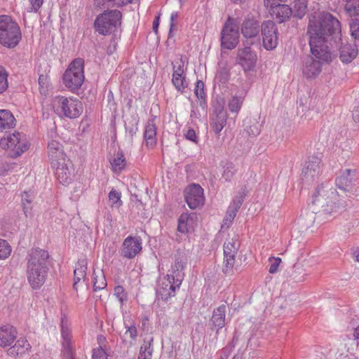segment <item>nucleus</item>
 Masks as SVG:
<instances>
[{"label":"nucleus","instance_id":"obj_10","mask_svg":"<svg viewBox=\"0 0 359 359\" xmlns=\"http://www.w3.org/2000/svg\"><path fill=\"white\" fill-rule=\"evenodd\" d=\"M263 46L267 50L275 49L278 43V27L273 20H264L261 25Z\"/></svg>","mask_w":359,"mask_h":359},{"label":"nucleus","instance_id":"obj_22","mask_svg":"<svg viewBox=\"0 0 359 359\" xmlns=\"http://www.w3.org/2000/svg\"><path fill=\"white\" fill-rule=\"evenodd\" d=\"M271 15L278 23L288 20L292 15V9L286 4L273 3L271 5Z\"/></svg>","mask_w":359,"mask_h":359},{"label":"nucleus","instance_id":"obj_41","mask_svg":"<svg viewBox=\"0 0 359 359\" xmlns=\"http://www.w3.org/2000/svg\"><path fill=\"white\" fill-rule=\"evenodd\" d=\"M138 119L136 117H132L125 123V128L126 132L133 137L138 130Z\"/></svg>","mask_w":359,"mask_h":359},{"label":"nucleus","instance_id":"obj_16","mask_svg":"<svg viewBox=\"0 0 359 359\" xmlns=\"http://www.w3.org/2000/svg\"><path fill=\"white\" fill-rule=\"evenodd\" d=\"M257 60V54L250 46L238 49L237 62L243 67L245 72L254 70Z\"/></svg>","mask_w":359,"mask_h":359},{"label":"nucleus","instance_id":"obj_35","mask_svg":"<svg viewBox=\"0 0 359 359\" xmlns=\"http://www.w3.org/2000/svg\"><path fill=\"white\" fill-rule=\"evenodd\" d=\"M172 83L177 90L181 93H184L188 87V82L186 81L185 74H172Z\"/></svg>","mask_w":359,"mask_h":359},{"label":"nucleus","instance_id":"obj_3","mask_svg":"<svg viewBox=\"0 0 359 359\" xmlns=\"http://www.w3.org/2000/svg\"><path fill=\"white\" fill-rule=\"evenodd\" d=\"M337 194L331 188L328 183L321 184L316 189L312 196V204L320 209L318 212L322 215L332 216L344 209V203L337 202Z\"/></svg>","mask_w":359,"mask_h":359},{"label":"nucleus","instance_id":"obj_47","mask_svg":"<svg viewBox=\"0 0 359 359\" xmlns=\"http://www.w3.org/2000/svg\"><path fill=\"white\" fill-rule=\"evenodd\" d=\"M237 212L232 210L228 208L226 215L223 219V223L222 225V228H224L226 226V228H229L230 224L233 221Z\"/></svg>","mask_w":359,"mask_h":359},{"label":"nucleus","instance_id":"obj_23","mask_svg":"<svg viewBox=\"0 0 359 359\" xmlns=\"http://www.w3.org/2000/svg\"><path fill=\"white\" fill-rule=\"evenodd\" d=\"M54 169L55 170V175L60 184L67 185L71 182L73 169L70 161L65 163L62 165L55 166Z\"/></svg>","mask_w":359,"mask_h":359},{"label":"nucleus","instance_id":"obj_28","mask_svg":"<svg viewBox=\"0 0 359 359\" xmlns=\"http://www.w3.org/2000/svg\"><path fill=\"white\" fill-rule=\"evenodd\" d=\"M71 323L67 316H63L60 320L61 335L62 338V346H67L71 344L72 332L70 329Z\"/></svg>","mask_w":359,"mask_h":359},{"label":"nucleus","instance_id":"obj_40","mask_svg":"<svg viewBox=\"0 0 359 359\" xmlns=\"http://www.w3.org/2000/svg\"><path fill=\"white\" fill-rule=\"evenodd\" d=\"M121 192L116 191L112 189L109 193V200L111 202V207H115L118 208L123 204L122 201L121 200Z\"/></svg>","mask_w":359,"mask_h":359},{"label":"nucleus","instance_id":"obj_11","mask_svg":"<svg viewBox=\"0 0 359 359\" xmlns=\"http://www.w3.org/2000/svg\"><path fill=\"white\" fill-rule=\"evenodd\" d=\"M240 248V243L236 239L231 238L224 243V262L222 272L226 276H231L233 273L235 257Z\"/></svg>","mask_w":359,"mask_h":359},{"label":"nucleus","instance_id":"obj_4","mask_svg":"<svg viewBox=\"0 0 359 359\" xmlns=\"http://www.w3.org/2000/svg\"><path fill=\"white\" fill-rule=\"evenodd\" d=\"M19 25L11 16L0 15V44L8 49L15 48L22 40Z\"/></svg>","mask_w":359,"mask_h":359},{"label":"nucleus","instance_id":"obj_5","mask_svg":"<svg viewBox=\"0 0 359 359\" xmlns=\"http://www.w3.org/2000/svg\"><path fill=\"white\" fill-rule=\"evenodd\" d=\"M122 13L118 10H105L98 15L94 28L100 34L106 36L115 33L121 25Z\"/></svg>","mask_w":359,"mask_h":359},{"label":"nucleus","instance_id":"obj_58","mask_svg":"<svg viewBox=\"0 0 359 359\" xmlns=\"http://www.w3.org/2000/svg\"><path fill=\"white\" fill-rule=\"evenodd\" d=\"M177 18H178L177 12H172L171 13L170 20V30H169V34H168L169 37L172 36V32L176 29L175 20H177Z\"/></svg>","mask_w":359,"mask_h":359},{"label":"nucleus","instance_id":"obj_61","mask_svg":"<svg viewBox=\"0 0 359 359\" xmlns=\"http://www.w3.org/2000/svg\"><path fill=\"white\" fill-rule=\"evenodd\" d=\"M7 353L8 355L15 357L19 354L23 353V351L18 348V347L14 344L13 346H10V348L7 351Z\"/></svg>","mask_w":359,"mask_h":359},{"label":"nucleus","instance_id":"obj_50","mask_svg":"<svg viewBox=\"0 0 359 359\" xmlns=\"http://www.w3.org/2000/svg\"><path fill=\"white\" fill-rule=\"evenodd\" d=\"M248 136L250 137H256L260 133V125L258 123H255L252 125H250L245 130Z\"/></svg>","mask_w":359,"mask_h":359},{"label":"nucleus","instance_id":"obj_60","mask_svg":"<svg viewBox=\"0 0 359 359\" xmlns=\"http://www.w3.org/2000/svg\"><path fill=\"white\" fill-rule=\"evenodd\" d=\"M185 137L187 140L194 143H197V136L194 129H189L185 134Z\"/></svg>","mask_w":359,"mask_h":359},{"label":"nucleus","instance_id":"obj_8","mask_svg":"<svg viewBox=\"0 0 359 359\" xmlns=\"http://www.w3.org/2000/svg\"><path fill=\"white\" fill-rule=\"evenodd\" d=\"M238 22L236 18L229 16L221 31V47L227 50L234 49L239 42Z\"/></svg>","mask_w":359,"mask_h":359},{"label":"nucleus","instance_id":"obj_43","mask_svg":"<svg viewBox=\"0 0 359 359\" xmlns=\"http://www.w3.org/2000/svg\"><path fill=\"white\" fill-rule=\"evenodd\" d=\"M7 78L8 73L4 67L0 66V94L4 93L8 87Z\"/></svg>","mask_w":359,"mask_h":359},{"label":"nucleus","instance_id":"obj_31","mask_svg":"<svg viewBox=\"0 0 359 359\" xmlns=\"http://www.w3.org/2000/svg\"><path fill=\"white\" fill-rule=\"evenodd\" d=\"M110 163L113 168V170L115 172H121L126 165V161L124 156V154L121 149L116 152V156L110 160Z\"/></svg>","mask_w":359,"mask_h":359},{"label":"nucleus","instance_id":"obj_64","mask_svg":"<svg viewBox=\"0 0 359 359\" xmlns=\"http://www.w3.org/2000/svg\"><path fill=\"white\" fill-rule=\"evenodd\" d=\"M353 118L355 122H359V103L353 111Z\"/></svg>","mask_w":359,"mask_h":359},{"label":"nucleus","instance_id":"obj_7","mask_svg":"<svg viewBox=\"0 0 359 359\" xmlns=\"http://www.w3.org/2000/svg\"><path fill=\"white\" fill-rule=\"evenodd\" d=\"M84 60L82 58L74 59L65 72L62 80L65 86L72 91L78 90L84 81Z\"/></svg>","mask_w":359,"mask_h":359},{"label":"nucleus","instance_id":"obj_14","mask_svg":"<svg viewBox=\"0 0 359 359\" xmlns=\"http://www.w3.org/2000/svg\"><path fill=\"white\" fill-rule=\"evenodd\" d=\"M340 40L336 46H332V57L334 56V49L339 50V59L343 63H350L358 55V50L355 44L344 43L341 38V29L339 33Z\"/></svg>","mask_w":359,"mask_h":359},{"label":"nucleus","instance_id":"obj_34","mask_svg":"<svg viewBox=\"0 0 359 359\" xmlns=\"http://www.w3.org/2000/svg\"><path fill=\"white\" fill-rule=\"evenodd\" d=\"M153 337H149V339L145 338L144 339V343L140 348L138 359H151L153 352V348L151 347Z\"/></svg>","mask_w":359,"mask_h":359},{"label":"nucleus","instance_id":"obj_33","mask_svg":"<svg viewBox=\"0 0 359 359\" xmlns=\"http://www.w3.org/2000/svg\"><path fill=\"white\" fill-rule=\"evenodd\" d=\"M307 11V0H294L292 15L294 18L302 19Z\"/></svg>","mask_w":359,"mask_h":359},{"label":"nucleus","instance_id":"obj_20","mask_svg":"<svg viewBox=\"0 0 359 359\" xmlns=\"http://www.w3.org/2000/svg\"><path fill=\"white\" fill-rule=\"evenodd\" d=\"M355 175V170L346 169L342 170L336 178L335 184L339 189L344 191H351L356 180Z\"/></svg>","mask_w":359,"mask_h":359},{"label":"nucleus","instance_id":"obj_19","mask_svg":"<svg viewBox=\"0 0 359 359\" xmlns=\"http://www.w3.org/2000/svg\"><path fill=\"white\" fill-rule=\"evenodd\" d=\"M261 25L257 18L252 15H248L243 20L241 32L246 39H253L259 36Z\"/></svg>","mask_w":359,"mask_h":359},{"label":"nucleus","instance_id":"obj_56","mask_svg":"<svg viewBox=\"0 0 359 359\" xmlns=\"http://www.w3.org/2000/svg\"><path fill=\"white\" fill-rule=\"evenodd\" d=\"M213 110L215 116L220 115V114L221 115L222 114H227L226 111L224 110L223 101H217L213 104Z\"/></svg>","mask_w":359,"mask_h":359},{"label":"nucleus","instance_id":"obj_46","mask_svg":"<svg viewBox=\"0 0 359 359\" xmlns=\"http://www.w3.org/2000/svg\"><path fill=\"white\" fill-rule=\"evenodd\" d=\"M350 29L352 36L359 43V19H351L350 22Z\"/></svg>","mask_w":359,"mask_h":359},{"label":"nucleus","instance_id":"obj_6","mask_svg":"<svg viewBox=\"0 0 359 359\" xmlns=\"http://www.w3.org/2000/svg\"><path fill=\"white\" fill-rule=\"evenodd\" d=\"M55 112L60 117L70 119L79 117L83 112V105L76 98L57 96L54 100Z\"/></svg>","mask_w":359,"mask_h":359},{"label":"nucleus","instance_id":"obj_39","mask_svg":"<svg viewBox=\"0 0 359 359\" xmlns=\"http://www.w3.org/2000/svg\"><path fill=\"white\" fill-rule=\"evenodd\" d=\"M344 10L351 18L359 16V0H353L352 2L346 4Z\"/></svg>","mask_w":359,"mask_h":359},{"label":"nucleus","instance_id":"obj_21","mask_svg":"<svg viewBox=\"0 0 359 359\" xmlns=\"http://www.w3.org/2000/svg\"><path fill=\"white\" fill-rule=\"evenodd\" d=\"M187 264V259L184 256H178L175 257V263L172 265L171 269L168 271V276L175 280L177 285H181L184 277V267Z\"/></svg>","mask_w":359,"mask_h":359},{"label":"nucleus","instance_id":"obj_51","mask_svg":"<svg viewBox=\"0 0 359 359\" xmlns=\"http://www.w3.org/2000/svg\"><path fill=\"white\" fill-rule=\"evenodd\" d=\"M95 1L96 5L100 8L114 6L115 5L120 6L123 4V2H116V0H95Z\"/></svg>","mask_w":359,"mask_h":359},{"label":"nucleus","instance_id":"obj_42","mask_svg":"<svg viewBox=\"0 0 359 359\" xmlns=\"http://www.w3.org/2000/svg\"><path fill=\"white\" fill-rule=\"evenodd\" d=\"M245 197V191L239 193V196L235 197L232 202L231 203L230 205L229 206V208L234 210L236 212H238V210L240 209L241 205L243 204L244 201V198Z\"/></svg>","mask_w":359,"mask_h":359},{"label":"nucleus","instance_id":"obj_59","mask_svg":"<svg viewBox=\"0 0 359 359\" xmlns=\"http://www.w3.org/2000/svg\"><path fill=\"white\" fill-rule=\"evenodd\" d=\"M31 4L30 9H28V12H37L42 6L43 0H29Z\"/></svg>","mask_w":359,"mask_h":359},{"label":"nucleus","instance_id":"obj_12","mask_svg":"<svg viewBox=\"0 0 359 359\" xmlns=\"http://www.w3.org/2000/svg\"><path fill=\"white\" fill-rule=\"evenodd\" d=\"M185 201L188 206L195 210L204 205L205 197L203 189L198 184H192L184 190Z\"/></svg>","mask_w":359,"mask_h":359},{"label":"nucleus","instance_id":"obj_27","mask_svg":"<svg viewBox=\"0 0 359 359\" xmlns=\"http://www.w3.org/2000/svg\"><path fill=\"white\" fill-rule=\"evenodd\" d=\"M87 261L86 259H80L78 260L76 264L75 269L74 271V283L73 284V287L74 290H77V284L81 280H85L86 277V271H87Z\"/></svg>","mask_w":359,"mask_h":359},{"label":"nucleus","instance_id":"obj_15","mask_svg":"<svg viewBox=\"0 0 359 359\" xmlns=\"http://www.w3.org/2000/svg\"><path fill=\"white\" fill-rule=\"evenodd\" d=\"M142 249V239L140 237L129 236L122 243L121 255L129 259H133L141 252Z\"/></svg>","mask_w":359,"mask_h":359},{"label":"nucleus","instance_id":"obj_49","mask_svg":"<svg viewBox=\"0 0 359 359\" xmlns=\"http://www.w3.org/2000/svg\"><path fill=\"white\" fill-rule=\"evenodd\" d=\"M195 95L201 100H205V93L204 90V83L201 80H198L195 84Z\"/></svg>","mask_w":359,"mask_h":359},{"label":"nucleus","instance_id":"obj_26","mask_svg":"<svg viewBox=\"0 0 359 359\" xmlns=\"http://www.w3.org/2000/svg\"><path fill=\"white\" fill-rule=\"evenodd\" d=\"M16 120L8 109H0V131L15 128Z\"/></svg>","mask_w":359,"mask_h":359},{"label":"nucleus","instance_id":"obj_52","mask_svg":"<svg viewBox=\"0 0 359 359\" xmlns=\"http://www.w3.org/2000/svg\"><path fill=\"white\" fill-rule=\"evenodd\" d=\"M62 359H74V354L71 344H68L67 346H62Z\"/></svg>","mask_w":359,"mask_h":359},{"label":"nucleus","instance_id":"obj_17","mask_svg":"<svg viewBox=\"0 0 359 359\" xmlns=\"http://www.w3.org/2000/svg\"><path fill=\"white\" fill-rule=\"evenodd\" d=\"M180 285H177L175 280L167 275L157 285V296L162 300L167 301L170 297L175 296L176 289H179Z\"/></svg>","mask_w":359,"mask_h":359},{"label":"nucleus","instance_id":"obj_62","mask_svg":"<svg viewBox=\"0 0 359 359\" xmlns=\"http://www.w3.org/2000/svg\"><path fill=\"white\" fill-rule=\"evenodd\" d=\"M22 210L26 217H28L31 215L32 207L28 203L22 202Z\"/></svg>","mask_w":359,"mask_h":359},{"label":"nucleus","instance_id":"obj_44","mask_svg":"<svg viewBox=\"0 0 359 359\" xmlns=\"http://www.w3.org/2000/svg\"><path fill=\"white\" fill-rule=\"evenodd\" d=\"M189 219V215L187 214H182L178 219L177 231L182 233H186L188 232V224L187 222Z\"/></svg>","mask_w":359,"mask_h":359},{"label":"nucleus","instance_id":"obj_54","mask_svg":"<svg viewBox=\"0 0 359 359\" xmlns=\"http://www.w3.org/2000/svg\"><path fill=\"white\" fill-rule=\"evenodd\" d=\"M93 359H107V354L104 348H94Z\"/></svg>","mask_w":359,"mask_h":359},{"label":"nucleus","instance_id":"obj_1","mask_svg":"<svg viewBox=\"0 0 359 359\" xmlns=\"http://www.w3.org/2000/svg\"><path fill=\"white\" fill-rule=\"evenodd\" d=\"M340 22L330 13L311 15L306 30L309 44L313 57H307L303 66V74L308 79L319 75L322 64L332 60V46L340 40Z\"/></svg>","mask_w":359,"mask_h":359},{"label":"nucleus","instance_id":"obj_29","mask_svg":"<svg viewBox=\"0 0 359 359\" xmlns=\"http://www.w3.org/2000/svg\"><path fill=\"white\" fill-rule=\"evenodd\" d=\"M230 78V68L226 61H219L215 79L222 84L226 83Z\"/></svg>","mask_w":359,"mask_h":359},{"label":"nucleus","instance_id":"obj_55","mask_svg":"<svg viewBox=\"0 0 359 359\" xmlns=\"http://www.w3.org/2000/svg\"><path fill=\"white\" fill-rule=\"evenodd\" d=\"M15 345L19 348L20 351L25 353V350H29L31 348L30 344L28 343L27 340L25 338H20L15 344Z\"/></svg>","mask_w":359,"mask_h":359},{"label":"nucleus","instance_id":"obj_32","mask_svg":"<svg viewBox=\"0 0 359 359\" xmlns=\"http://www.w3.org/2000/svg\"><path fill=\"white\" fill-rule=\"evenodd\" d=\"M245 95L246 92H243L240 95H236L229 100L228 108L231 112L238 113L243 105Z\"/></svg>","mask_w":359,"mask_h":359},{"label":"nucleus","instance_id":"obj_30","mask_svg":"<svg viewBox=\"0 0 359 359\" xmlns=\"http://www.w3.org/2000/svg\"><path fill=\"white\" fill-rule=\"evenodd\" d=\"M227 114H222V115L215 116L210 123V126L212 131L217 135H219L220 132L226 124Z\"/></svg>","mask_w":359,"mask_h":359},{"label":"nucleus","instance_id":"obj_9","mask_svg":"<svg viewBox=\"0 0 359 359\" xmlns=\"http://www.w3.org/2000/svg\"><path fill=\"white\" fill-rule=\"evenodd\" d=\"M23 135L18 131L6 134L0 140V147L5 150H10V156L15 158L21 156L29 149V144L22 140Z\"/></svg>","mask_w":359,"mask_h":359},{"label":"nucleus","instance_id":"obj_63","mask_svg":"<svg viewBox=\"0 0 359 359\" xmlns=\"http://www.w3.org/2000/svg\"><path fill=\"white\" fill-rule=\"evenodd\" d=\"M97 341L99 344L98 348H104L107 343L106 337L102 334H99L97 337Z\"/></svg>","mask_w":359,"mask_h":359},{"label":"nucleus","instance_id":"obj_13","mask_svg":"<svg viewBox=\"0 0 359 359\" xmlns=\"http://www.w3.org/2000/svg\"><path fill=\"white\" fill-rule=\"evenodd\" d=\"M48 154L52 168H55L57 165H62L65 163L70 161L67 158L62 145L55 140L48 142Z\"/></svg>","mask_w":359,"mask_h":359},{"label":"nucleus","instance_id":"obj_36","mask_svg":"<svg viewBox=\"0 0 359 359\" xmlns=\"http://www.w3.org/2000/svg\"><path fill=\"white\" fill-rule=\"evenodd\" d=\"M222 168V178H224L226 182H231L236 172L235 165L231 161H227L223 162Z\"/></svg>","mask_w":359,"mask_h":359},{"label":"nucleus","instance_id":"obj_45","mask_svg":"<svg viewBox=\"0 0 359 359\" xmlns=\"http://www.w3.org/2000/svg\"><path fill=\"white\" fill-rule=\"evenodd\" d=\"M11 252V248L8 243L0 238V259H6Z\"/></svg>","mask_w":359,"mask_h":359},{"label":"nucleus","instance_id":"obj_18","mask_svg":"<svg viewBox=\"0 0 359 359\" xmlns=\"http://www.w3.org/2000/svg\"><path fill=\"white\" fill-rule=\"evenodd\" d=\"M321 160L317 156L309 157V160L305 163L302 170V180L311 182L318 178L320 172Z\"/></svg>","mask_w":359,"mask_h":359},{"label":"nucleus","instance_id":"obj_53","mask_svg":"<svg viewBox=\"0 0 359 359\" xmlns=\"http://www.w3.org/2000/svg\"><path fill=\"white\" fill-rule=\"evenodd\" d=\"M269 260L271 263L269 272L270 273H275L278 271V267L281 262V259L279 257H270Z\"/></svg>","mask_w":359,"mask_h":359},{"label":"nucleus","instance_id":"obj_38","mask_svg":"<svg viewBox=\"0 0 359 359\" xmlns=\"http://www.w3.org/2000/svg\"><path fill=\"white\" fill-rule=\"evenodd\" d=\"M93 290L94 291L100 290L104 289L107 287V281L105 279L104 274L103 271H100L98 274H97L95 271L93 273Z\"/></svg>","mask_w":359,"mask_h":359},{"label":"nucleus","instance_id":"obj_48","mask_svg":"<svg viewBox=\"0 0 359 359\" xmlns=\"http://www.w3.org/2000/svg\"><path fill=\"white\" fill-rule=\"evenodd\" d=\"M114 295L118 298L121 304L128 299L127 293L123 287L121 285H117L114 287Z\"/></svg>","mask_w":359,"mask_h":359},{"label":"nucleus","instance_id":"obj_24","mask_svg":"<svg viewBox=\"0 0 359 359\" xmlns=\"http://www.w3.org/2000/svg\"><path fill=\"white\" fill-rule=\"evenodd\" d=\"M17 337L16 329L11 325L0 327V346L6 348L11 346Z\"/></svg>","mask_w":359,"mask_h":359},{"label":"nucleus","instance_id":"obj_2","mask_svg":"<svg viewBox=\"0 0 359 359\" xmlns=\"http://www.w3.org/2000/svg\"><path fill=\"white\" fill-rule=\"evenodd\" d=\"M50 255L39 248H32L27 255V278L33 290H39L44 284L48 271Z\"/></svg>","mask_w":359,"mask_h":359},{"label":"nucleus","instance_id":"obj_25","mask_svg":"<svg viewBox=\"0 0 359 359\" xmlns=\"http://www.w3.org/2000/svg\"><path fill=\"white\" fill-rule=\"evenodd\" d=\"M144 138L147 147L152 148L156 144V126L154 118L149 119L145 126Z\"/></svg>","mask_w":359,"mask_h":359},{"label":"nucleus","instance_id":"obj_37","mask_svg":"<svg viewBox=\"0 0 359 359\" xmlns=\"http://www.w3.org/2000/svg\"><path fill=\"white\" fill-rule=\"evenodd\" d=\"M225 316H212L208 323V326L212 330H216L217 334L219 330L225 325Z\"/></svg>","mask_w":359,"mask_h":359},{"label":"nucleus","instance_id":"obj_57","mask_svg":"<svg viewBox=\"0 0 359 359\" xmlns=\"http://www.w3.org/2000/svg\"><path fill=\"white\" fill-rule=\"evenodd\" d=\"M126 320H124V323H125V325H126V327L127 328V330H126V334H129L130 337L133 339H135L136 337H137V329H136V327L134 323H132L130 324V325H128L126 323Z\"/></svg>","mask_w":359,"mask_h":359}]
</instances>
